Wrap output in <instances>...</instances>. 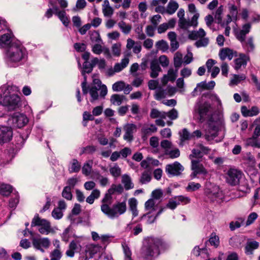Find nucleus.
Instances as JSON below:
<instances>
[{
	"label": "nucleus",
	"instance_id": "f257e3e1",
	"mask_svg": "<svg viewBox=\"0 0 260 260\" xmlns=\"http://www.w3.org/2000/svg\"><path fill=\"white\" fill-rule=\"evenodd\" d=\"M223 125L221 117H215L214 115L210 116L208 121V126L205 129L204 137L210 144L221 142L224 138V132L221 128Z\"/></svg>",
	"mask_w": 260,
	"mask_h": 260
},
{
	"label": "nucleus",
	"instance_id": "f03ea898",
	"mask_svg": "<svg viewBox=\"0 0 260 260\" xmlns=\"http://www.w3.org/2000/svg\"><path fill=\"white\" fill-rule=\"evenodd\" d=\"M15 86H4L0 88V105L14 110L19 107L20 98L14 92Z\"/></svg>",
	"mask_w": 260,
	"mask_h": 260
},
{
	"label": "nucleus",
	"instance_id": "7ed1b4c3",
	"mask_svg": "<svg viewBox=\"0 0 260 260\" xmlns=\"http://www.w3.org/2000/svg\"><path fill=\"white\" fill-rule=\"evenodd\" d=\"M26 49L19 43H13L8 48L6 60L9 66L15 67L26 56Z\"/></svg>",
	"mask_w": 260,
	"mask_h": 260
},
{
	"label": "nucleus",
	"instance_id": "20e7f679",
	"mask_svg": "<svg viewBox=\"0 0 260 260\" xmlns=\"http://www.w3.org/2000/svg\"><path fill=\"white\" fill-rule=\"evenodd\" d=\"M162 242L159 239L148 238L142 249V256L145 260H152L159 254V247Z\"/></svg>",
	"mask_w": 260,
	"mask_h": 260
},
{
	"label": "nucleus",
	"instance_id": "39448f33",
	"mask_svg": "<svg viewBox=\"0 0 260 260\" xmlns=\"http://www.w3.org/2000/svg\"><path fill=\"white\" fill-rule=\"evenodd\" d=\"M101 210L104 214L110 219L118 218L124 214L127 210L126 200L122 202H116L112 206H101Z\"/></svg>",
	"mask_w": 260,
	"mask_h": 260
},
{
	"label": "nucleus",
	"instance_id": "423d86ee",
	"mask_svg": "<svg viewBox=\"0 0 260 260\" xmlns=\"http://www.w3.org/2000/svg\"><path fill=\"white\" fill-rule=\"evenodd\" d=\"M212 107L211 104L208 102L197 103L194 108V113L199 115V119L201 122L205 121V119L209 116H212ZM215 115L217 118L219 115Z\"/></svg>",
	"mask_w": 260,
	"mask_h": 260
},
{
	"label": "nucleus",
	"instance_id": "0eeeda50",
	"mask_svg": "<svg viewBox=\"0 0 260 260\" xmlns=\"http://www.w3.org/2000/svg\"><path fill=\"white\" fill-rule=\"evenodd\" d=\"M31 226H39L40 228L38 231L43 235H47L49 233L53 232L50 222L45 219L41 218L38 214L35 215L33 218L31 223Z\"/></svg>",
	"mask_w": 260,
	"mask_h": 260
},
{
	"label": "nucleus",
	"instance_id": "6e6552de",
	"mask_svg": "<svg viewBox=\"0 0 260 260\" xmlns=\"http://www.w3.org/2000/svg\"><path fill=\"white\" fill-rule=\"evenodd\" d=\"M206 32L203 28H200L198 31H192L188 35L189 39L197 40L195 43L196 47L199 48L206 47L209 44V39L205 37Z\"/></svg>",
	"mask_w": 260,
	"mask_h": 260
},
{
	"label": "nucleus",
	"instance_id": "1a4fd4ad",
	"mask_svg": "<svg viewBox=\"0 0 260 260\" xmlns=\"http://www.w3.org/2000/svg\"><path fill=\"white\" fill-rule=\"evenodd\" d=\"M205 193L211 202L218 201L222 198V191L219 188L210 182L205 184Z\"/></svg>",
	"mask_w": 260,
	"mask_h": 260
},
{
	"label": "nucleus",
	"instance_id": "9d476101",
	"mask_svg": "<svg viewBox=\"0 0 260 260\" xmlns=\"http://www.w3.org/2000/svg\"><path fill=\"white\" fill-rule=\"evenodd\" d=\"M29 233L31 235L32 245L36 249L44 252V249L49 248L50 245V241L48 238H41L39 235L35 237L31 231H29Z\"/></svg>",
	"mask_w": 260,
	"mask_h": 260
},
{
	"label": "nucleus",
	"instance_id": "9b49d317",
	"mask_svg": "<svg viewBox=\"0 0 260 260\" xmlns=\"http://www.w3.org/2000/svg\"><path fill=\"white\" fill-rule=\"evenodd\" d=\"M28 122V119L26 115L19 112H15L11 115L8 119L9 124L13 126L21 128L25 126Z\"/></svg>",
	"mask_w": 260,
	"mask_h": 260
},
{
	"label": "nucleus",
	"instance_id": "f8f14e48",
	"mask_svg": "<svg viewBox=\"0 0 260 260\" xmlns=\"http://www.w3.org/2000/svg\"><path fill=\"white\" fill-rule=\"evenodd\" d=\"M81 241L82 238H76L71 241L69 249L66 252V255L73 257L74 256L75 253H80L82 248Z\"/></svg>",
	"mask_w": 260,
	"mask_h": 260
},
{
	"label": "nucleus",
	"instance_id": "ddd939ff",
	"mask_svg": "<svg viewBox=\"0 0 260 260\" xmlns=\"http://www.w3.org/2000/svg\"><path fill=\"white\" fill-rule=\"evenodd\" d=\"M184 167L178 161L166 165L165 171L170 176H178L181 175Z\"/></svg>",
	"mask_w": 260,
	"mask_h": 260
},
{
	"label": "nucleus",
	"instance_id": "4468645a",
	"mask_svg": "<svg viewBox=\"0 0 260 260\" xmlns=\"http://www.w3.org/2000/svg\"><path fill=\"white\" fill-rule=\"evenodd\" d=\"M191 170L193 171L192 173L190 174L191 179L196 178L198 174L206 176L208 174L207 170L205 168L203 164H201L198 160H191Z\"/></svg>",
	"mask_w": 260,
	"mask_h": 260
},
{
	"label": "nucleus",
	"instance_id": "2eb2a0df",
	"mask_svg": "<svg viewBox=\"0 0 260 260\" xmlns=\"http://www.w3.org/2000/svg\"><path fill=\"white\" fill-rule=\"evenodd\" d=\"M242 174L240 171L231 169L228 172L226 180L228 184L232 186H235L239 183Z\"/></svg>",
	"mask_w": 260,
	"mask_h": 260
},
{
	"label": "nucleus",
	"instance_id": "dca6fc26",
	"mask_svg": "<svg viewBox=\"0 0 260 260\" xmlns=\"http://www.w3.org/2000/svg\"><path fill=\"white\" fill-rule=\"evenodd\" d=\"M101 247L98 245L90 244L87 246L85 250V255H80L79 260H88L93 256L99 252L101 249Z\"/></svg>",
	"mask_w": 260,
	"mask_h": 260
},
{
	"label": "nucleus",
	"instance_id": "f3484780",
	"mask_svg": "<svg viewBox=\"0 0 260 260\" xmlns=\"http://www.w3.org/2000/svg\"><path fill=\"white\" fill-rule=\"evenodd\" d=\"M13 137V131L11 127H0V144L9 142Z\"/></svg>",
	"mask_w": 260,
	"mask_h": 260
},
{
	"label": "nucleus",
	"instance_id": "a211bd4d",
	"mask_svg": "<svg viewBox=\"0 0 260 260\" xmlns=\"http://www.w3.org/2000/svg\"><path fill=\"white\" fill-rule=\"evenodd\" d=\"M251 27V24L247 23L244 24L241 29L235 31L236 38L241 43H245L246 36L250 32Z\"/></svg>",
	"mask_w": 260,
	"mask_h": 260
},
{
	"label": "nucleus",
	"instance_id": "6ab92c4d",
	"mask_svg": "<svg viewBox=\"0 0 260 260\" xmlns=\"http://www.w3.org/2000/svg\"><path fill=\"white\" fill-rule=\"evenodd\" d=\"M7 33H5L0 36V47H7L11 45L13 43H15L12 41V34L11 31L7 30Z\"/></svg>",
	"mask_w": 260,
	"mask_h": 260
},
{
	"label": "nucleus",
	"instance_id": "aec40b11",
	"mask_svg": "<svg viewBox=\"0 0 260 260\" xmlns=\"http://www.w3.org/2000/svg\"><path fill=\"white\" fill-rule=\"evenodd\" d=\"M125 134L123 139L128 142L133 140V133L136 129V126L134 124H127L124 126Z\"/></svg>",
	"mask_w": 260,
	"mask_h": 260
},
{
	"label": "nucleus",
	"instance_id": "412c9836",
	"mask_svg": "<svg viewBox=\"0 0 260 260\" xmlns=\"http://www.w3.org/2000/svg\"><path fill=\"white\" fill-rule=\"evenodd\" d=\"M249 60L248 56L245 54H240L239 57L235 59V69L236 70L240 69L242 67H245Z\"/></svg>",
	"mask_w": 260,
	"mask_h": 260
},
{
	"label": "nucleus",
	"instance_id": "4be33fe9",
	"mask_svg": "<svg viewBox=\"0 0 260 260\" xmlns=\"http://www.w3.org/2000/svg\"><path fill=\"white\" fill-rule=\"evenodd\" d=\"M259 112V109L256 106L252 107L250 109H248L246 106L241 107V113L245 117L256 116Z\"/></svg>",
	"mask_w": 260,
	"mask_h": 260
},
{
	"label": "nucleus",
	"instance_id": "5701e85b",
	"mask_svg": "<svg viewBox=\"0 0 260 260\" xmlns=\"http://www.w3.org/2000/svg\"><path fill=\"white\" fill-rule=\"evenodd\" d=\"M91 86H95L100 89V96L104 98L107 94V88L105 85L102 84L101 80L99 79H94L93 80V84Z\"/></svg>",
	"mask_w": 260,
	"mask_h": 260
},
{
	"label": "nucleus",
	"instance_id": "b1692460",
	"mask_svg": "<svg viewBox=\"0 0 260 260\" xmlns=\"http://www.w3.org/2000/svg\"><path fill=\"white\" fill-rule=\"evenodd\" d=\"M163 212V209H160L155 215H151V211H149L147 213L143 214L140 219L142 220L144 218H146V223L148 224H151L153 223L157 217Z\"/></svg>",
	"mask_w": 260,
	"mask_h": 260
},
{
	"label": "nucleus",
	"instance_id": "393cba45",
	"mask_svg": "<svg viewBox=\"0 0 260 260\" xmlns=\"http://www.w3.org/2000/svg\"><path fill=\"white\" fill-rule=\"evenodd\" d=\"M157 128L154 124H151L149 126H144L141 129L142 138H147L148 136L151 135L157 131Z\"/></svg>",
	"mask_w": 260,
	"mask_h": 260
},
{
	"label": "nucleus",
	"instance_id": "a878e982",
	"mask_svg": "<svg viewBox=\"0 0 260 260\" xmlns=\"http://www.w3.org/2000/svg\"><path fill=\"white\" fill-rule=\"evenodd\" d=\"M179 134L180 138V146H183L184 141L192 138V135H191L186 128H183L182 131L179 132Z\"/></svg>",
	"mask_w": 260,
	"mask_h": 260
},
{
	"label": "nucleus",
	"instance_id": "bb28decb",
	"mask_svg": "<svg viewBox=\"0 0 260 260\" xmlns=\"http://www.w3.org/2000/svg\"><path fill=\"white\" fill-rule=\"evenodd\" d=\"M121 182L126 190L132 189L134 187L131 177L127 174H124L122 176Z\"/></svg>",
	"mask_w": 260,
	"mask_h": 260
},
{
	"label": "nucleus",
	"instance_id": "cd10ccee",
	"mask_svg": "<svg viewBox=\"0 0 260 260\" xmlns=\"http://www.w3.org/2000/svg\"><path fill=\"white\" fill-rule=\"evenodd\" d=\"M219 56L222 60H224L226 58L231 60L233 57V51L229 48H223L219 52Z\"/></svg>",
	"mask_w": 260,
	"mask_h": 260
},
{
	"label": "nucleus",
	"instance_id": "c85d7f7f",
	"mask_svg": "<svg viewBox=\"0 0 260 260\" xmlns=\"http://www.w3.org/2000/svg\"><path fill=\"white\" fill-rule=\"evenodd\" d=\"M129 58L128 57H125L123 58L120 62L116 63L114 67L115 71L117 73L121 71L123 69L126 68L129 63Z\"/></svg>",
	"mask_w": 260,
	"mask_h": 260
},
{
	"label": "nucleus",
	"instance_id": "c756f323",
	"mask_svg": "<svg viewBox=\"0 0 260 260\" xmlns=\"http://www.w3.org/2000/svg\"><path fill=\"white\" fill-rule=\"evenodd\" d=\"M159 202L154 199H150L145 203L146 210L154 211L156 209Z\"/></svg>",
	"mask_w": 260,
	"mask_h": 260
},
{
	"label": "nucleus",
	"instance_id": "7c9ffc66",
	"mask_svg": "<svg viewBox=\"0 0 260 260\" xmlns=\"http://www.w3.org/2000/svg\"><path fill=\"white\" fill-rule=\"evenodd\" d=\"M174 66L175 68L178 69L182 64L183 63V55L180 52H177L174 56L173 58Z\"/></svg>",
	"mask_w": 260,
	"mask_h": 260
},
{
	"label": "nucleus",
	"instance_id": "2f4dec72",
	"mask_svg": "<svg viewBox=\"0 0 260 260\" xmlns=\"http://www.w3.org/2000/svg\"><path fill=\"white\" fill-rule=\"evenodd\" d=\"M50 260H60L62 256V253L60 250L59 242L56 245V248L54 249L50 254Z\"/></svg>",
	"mask_w": 260,
	"mask_h": 260
},
{
	"label": "nucleus",
	"instance_id": "473e14b6",
	"mask_svg": "<svg viewBox=\"0 0 260 260\" xmlns=\"http://www.w3.org/2000/svg\"><path fill=\"white\" fill-rule=\"evenodd\" d=\"M124 99V95L114 94L111 96L110 101L113 105L119 106L122 104Z\"/></svg>",
	"mask_w": 260,
	"mask_h": 260
},
{
	"label": "nucleus",
	"instance_id": "72a5a7b5",
	"mask_svg": "<svg viewBox=\"0 0 260 260\" xmlns=\"http://www.w3.org/2000/svg\"><path fill=\"white\" fill-rule=\"evenodd\" d=\"M179 7V5L177 2L171 0L168 3L166 11L167 13L172 15L174 14Z\"/></svg>",
	"mask_w": 260,
	"mask_h": 260
},
{
	"label": "nucleus",
	"instance_id": "f704fd0d",
	"mask_svg": "<svg viewBox=\"0 0 260 260\" xmlns=\"http://www.w3.org/2000/svg\"><path fill=\"white\" fill-rule=\"evenodd\" d=\"M166 112L160 111L157 109L153 108L151 110L150 117L152 119L159 118L165 119Z\"/></svg>",
	"mask_w": 260,
	"mask_h": 260
},
{
	"label": "nucleus",
	"instance_id": "c9c22d12",
	"mask_svg": "<svg viewBox=\"0 0 260 260\" xmlns=\"http://www.w3.org/2000/svg\"><path fill=\"white\" fill-rule=\"evenodd\" d=\"M258 245V243L255 241L247 243L245 246V252L247 254H252L253 250L257 249Z\"/></svg>",
	"mask_w": 260,
	"mask_h": 260
},
{
	"label": "nucleus",
	"instance_id": "e433bc0d",
	"mask_svg": "<svg viewBox=\"0 0 260 260\" xmlns=\"http://www.w3.org/2000/svg\"><path fill=\"white\" fill-rule=\"evenodd\" d=\"M223 10V7L222 6H220L218 8V9L216 10L214 18L215 20H217V23L218 24H220L221 26L224 27L225 26V24L224 23H222V14Z\"/></svg>",
	"mask_w": 260,
	"mask_h": 260
},
{
	"label": "nucleus",
	"instance_id": "4c0bfd02",
	"mask_svg": "<svg viewBox=\"0 0 260 260\" xmlns=\"http://www.w3.org/2000/svg\"><path fill=\"white\" fill-rule=\"evenodd\" d=\"M12 191V187L11 185L6 184L0 185V193L5 196H9Z\"/></svg>",
	"mask_w": 260,
	"mask_h": 260
},
{
	"label": "nucleus",
	"instance_id": "58836bf2",
	"mask_svg": "<svg viewBox=\"0 0 260 260\" xmlns=\"http://www.w3.org/2000/svg\"><path fill=\"white\" fill-rule=\"evenodd\" d=\"M118 25L122 32L125 34H128L130 32L132 29V26L129 24H127L123 21H121L118 23Z\"/></svg>",
	"mask_w": 260,
	"mask_h": 260
},
{
	"label": "nucleus",
	"instance_id": "ea45409f",
	"mask_svg": "<svg viewBox=\"0 0 260 260\" xmlns=\"http://www.w3.org/2000/svg\"><path fill=\"white\" fill-rule=\"evenodd\" d=\"M151 171H145L142 174L140 182L142 184H146L151 180Z\"/></svg>",
	"mask_w": 260,
	"mask_h": 260
},
{
	"label": "nucleus",
	"instance_id": "a19ab883",
	"mask_svg": "<svg viewBox=\"0 0 260 260\" xmlns=\"http://www.w3.org/2000/svg\"><path fill=\"white\" fill-rule=\"evenodd\" d=\"M90 39L92 42L100 43L102 40L98 31L94 30L89 32Z\"/></svg>",
	"mask_w": 260,
	"mask_h": 260
},
{
	"label": "nucleus",
	"instance_id": "79ce46f5",
	"mask_svg": "<svg viewBox=\"0 0 260 260\" xmlns=\"http://www.w3.org/2000/svg\"><path fill=\"white\" fill-rule=\"evenodd\" d=\"M109 172L112 176L115 178L119 177L121 173V169L116 164L110 168Z\"/></svg>",
	"mask_w": 260,
	"mask_h": 260
},
{
	"label": "nucleus",
	"instance_id": "37998d69",
	"mask_svg": "<svg viewBox=\"0 0 260 260\" xmlns=\"http://www.w3.org/2000/svg\"><path fill=\"white\" fill-rule=\"evenodd\" d=\"M98 91L100 89L95 87V86H91L89 90V92L91 97V102H93L99 98Z\"/></svg>",
	"mask_w": 260,
	"mask_h": 260
},
{
	"label": "nucleus",
	"instance_id": "c03bdc74",
	"mask_svg": "<svg viewBox=\"0 0 260 260\" xmlns=\"http://www.w3.org/2000/svg\"><path fill=\"white\" fill-rule=\"evenodd\" d=\"M155 46L158 50H161L162 52H165L169 48L167 42L164 40L157 41L155 44Z\"/></svg>",
	"mask_w": 260,
	"mask_h": 260
},
{
	"label": "nucleus",
	"instance_id": "a18cd8bd",
	"mask_svg": "<svg viewBox=\"0 0 260 260\" xmlns=\"http://www.w3.org/2000/svg\"><path fill=\"white\" fill-rule=\"evenodd\" d=\"M81 169V165L76 159H73L69 170L71 173H77Z\"/></svg>",
	"mask_w": 260,
	"mask_h": 260
},
{
	"label": "nucleus",
	"instance_id": "49530a36",
	"mask_svg": "<svg viewBox=\"0 0 260 260\" xmlns=\"http://www.w3.org/2000/svg\"><path fill=\"white\" fill-rule=\"evenodd\" d=\"M123 187L121 184H112L111 187L108 189V192L110 193H114L117 192L118 193H121L123 191Z\"/></svg>",
	"mask_w": 260,
	"mask_h": 260
},
{
	"label": "nucleus",
	"instance_id": "de8ad7c7",
	"mask_svg": "<svg viewBox=\"0 0 260 260\" xmlns=\"http://www.w3.org/2000/svg\"><path fill=\"white\" fill-rule=\"evenodd\" d=\"M201 187V185L199 183H195L194 182H189L188 185L186 187V190L187 191H194L199 189Z\"/></svg>",
	"mask_w": 260,
	"mask_h": 260
},
{
	"label": "nucleus",
	"instance_id": "09e8293b",
	"mask_svg": "<svg viewBox=\"0 0 260 260\" xmlns=\"http://www.w3.org/2000/svg\"><path fill=\"white\" fill-rule=\"evenodd\" d=\"M96 150L95 146L93 145H89L82 148L81 151L80 155H81L83 154H92Z\"/></svg>",
	"mask_w": 260,
	"mask_h": 260
},
{
	"label": "nucleus",
	"instance_id": "8fccbe9b",
	"mask_svg": "<svg viewBox=\"0 0 260 260\" xmlns=\"http://www.w3.org/2000/svg\"><path fill=\"white\" fill-rule=\"evenodd\" d=\"M57 16L66 26L68 25L69 20L66 16V13L64 11H61L60 12H58V15H57Z\"/></svg>",
	"mask_w": 260,
	"mask_h": 260
},
{
	"label": "nucleus",
	"instance_id": "3c124183",
	"mask_svg": "<svg viewBox=\"0 0 260 260\" xmlns=\"http://www.w3.org/2000/svg\"><path fill=\"white\" fill-rule=\"evenodd\" d=\"M167 117H169L172 120L177 119L178 117V111L173 108L168 112H166L165 119Z\"/></svg>",
	"mask_w": 260,
	"mask_h": 260
},
{
	"label": "nucleus",
	"instance_id": "603ef678",
	"mask_svg": "<svg viewBox=\"0 0 260 260\" xmlns=\"http://www.w3.org/2000/svg\"><path fill=\"white\" fill-rule=\"evenodd\" d=\"M178 69H176L174 70L173 69H170L168 71V74L166 75L169 78L170 81L174 82L177 78Z\"/></svg>",
	"mask_w": 260,
	"mask_h": 260
},
{
	"label": "nucleus",
	"instance_id": "864d4df0",
	"mask_svg": "<svg viewBox=\"0 0 260 260\" xmlns=\"http://www.w3.org/2000/svg\"><path fill=\"white\" fill-rule=\"evenodd\" d=\"M92 169V166L89 162H86L82 167V172L83 174L85 176L90 175Z\"/></svg>",
	"mask_w": 260,
	"mask_h": 260
},
{
	"label": "nucleus",
	"instance_id": "5fc2aeb1",
	"mask_svg": "<svg viewBox=\"0 0 260 260\" xmlns=\"http://www.w3.org/2000/svg\"><path fill=\"white\" fill-rule=\"evenodd\" d=\"M209 241L210 244L215 247H217L219 244V237L213 233L211 234Z\"/></svg>",
	"mask_w": 260,
	"mask_h": 260
},
{
	"label": "nucleus",
	"instance_id": "6e6d98bb",
	"mask_svg": "<svg viewBox=\"0 0 260 260\" xmlns=\"http://www.w3.org/2000/svg\"><path fill=\"white\" fill-rule=\"evenodd\" d=\"M71 189L69 187H64L62 192V196L68 200H72V194L71 193Z\"/></svg>",
	"mask_w": 260,
	"mask_h": 260
},
{
	"label": "nucleus",
	"instance_id": "4d7b16f0",
	"mask_svg": "<svg viewBox=\"0 0 260 260\" xmlns=\"http://www.w3.org/2000/svg\"><path fill=\"white\" fill-rule=\"evenodd\" d=\"M178 24L180 28L184 29H187L189 27L192 26L190 22V20H187L185 18L179 20Z\"/></svg>",
	"mask_w": 260,
	"mask_h": 260
},
{
	"label": "nucleus",
	"instance_id": "13d9d810",
	"mask_svg": "<svg viewBox=\"0 0 260 260\" xmlns=\"http://www.w3.org/2000/svg\"><path fill=\"white\" fill-rule=\"evenodd\" d=\"M93 67L89 64L88 61H85L83 64V70L82 74L84 76L85 73H90L92 71Z\"/></svg>",
	"mask_w": 260,
	"mask_h": 260
},
{
	"label": "nucleus",
	"instance_id": "bf43d9fd",
	"mask_svg": "<svg viewBox=\"0 0 260 260\" xmlns=\"http://www.w3.org/2000/svg\"><path fill=\"white\" fill-rule=\"evenodd\" d=\"M124 86L123 82L118 81L113 84L112 89L114 91H120L124 89Z\"/></svg>",
	"mask_w": 260,
	"mask_h": 260
},
{
	"label": "nucleus",
	"instance_id": "052dcab7",
	"mask_svg": "<svg viewBox=\"0 0 260 260\" xmlns=\"http://www.w3.org/2000/svg\"><path fill=\"white\" fill-rule=\"evenodd\" d=\"M229 9L231 16L234 19L236 20L238 14V9L237 6L234 4H229Z\"/></svg>",
	"mask_w": 260,
	"mask_h": 260
},
{
	"label": "nucleus",
	"instance_id": "680f3d73",
	"mask_svg": "<svg viewBox=\"0 0 260 260\" xmlns=\"http://www.w3.org/2000/svg\"><path fill=\"white\" fill-rule=\"evenodd\" d=\"M161 17L160 15L157 14L151 17L150 21L152 24L151 25L157 27L158 24L160 22Z\"/></svg>",
	"mask_w": 260,
	"mask_h": 260
},
{
	"label": "nucleus",
	"instance_id": "e2e57ef3",
	"mask_svg": "<svg viewBox=\"0 0 260 260\" xmlns=\"http://www.w3.org/2000/svg\"><path fill=\"white\" fill-rule=\"evenodd\" d=\"M160 146L161 148L165 149L166 153V151H168L170 149L172 148V143L167 140H164L161 141Z\"/></svg>",
	"mask_w": 260,
	"mask_h": 260
},
{
	"label": "nucleus",
	"instance_id": "0e129e2a",
	"mask_svg": "<svg viewBox=\"0 0 260 260\" xmlns=\"http://www.w3.org/2000/svg\"><path fill=\"white\" fill-rule=\"evenodd\" d=\"M166 154L168 155L170 158H174L178 157L180 156V153L179 149L175 148L173 150L166 151Z\"/></svg>",
	"mask_w": 260,
	"mask_h": 260
},
{
	"label": "nucleus",
	"instance_id": "69168bd1",
	"mask_svg": "<svg viewBox=\"0 0 260 260\" xmlns=\"http://www.w3.org/2000/svg\"><path fill=\"white\" fill-rule=\"evenodd\" d=\"M112 51L114 55L119 56L121 53V44L119 43L114 44L112 46Z\"/></svg>",
	"mask_w": 260,
	"mask_h": 260
},
{
	"label": "nucleus",
	"instance_id": "338daca9",
	"mask_svg": "<svg viewBox=\"0 0 260 260\" xmlns=\"http://www.w3.org/2000/svg\"><path fill=\"white\" fill-rule=\"evenodd\" d=\"M246 79L245 75L242 74L241 75H234L233 78L231 80V82L233 84H237L241 81Z\"/></svg>",
	"mask_w": 260,
	"mask_h": 260
},
{
	"label": "nucleus",
	"instance_id": "774afa93",
	"mask_svg": "<svg viewBox=\"0 0 260 260\" xmlns=\"http://www.w3.org/2000/svg\"><path fill=\"white\" fill-rule=\"evenodd\" d=\"M257 217L258 215L256 213L252 212L250 213L248 216L247 220L246 222V225L248 226L252 224Z\"/></svg>",
	"mask_w": 260,
	"mask_h": 260
}]
</instances>
